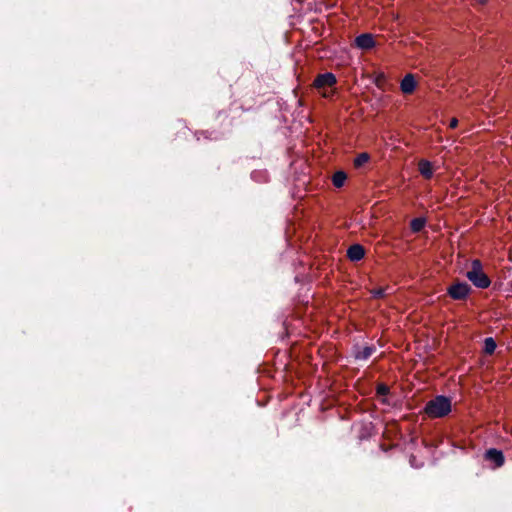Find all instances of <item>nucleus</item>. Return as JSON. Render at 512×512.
<instances>
[{
  "instance_id": "nucleus-1",
  "label": "nucleus",
  "mask_w": 512,
  "mask_h": 512,
  "mask_svg": "<svg viewBox=\"0 0 512 512\" xmlns=\"http://www.w3.org/2000/svg\"><path fill=\"white\" fill-rule=\"evenodd\" d=\"M451 400L444 395H438L429 400L424 412L429 418H443L451 412Z\"/></svg>"
},
{
  "instance_id": "nucleus-2",
  "label": "nucleus",
  "mask_w": 512,
  "mask_h": 512,
  "mask_svg": "<svg viewBox=\"0 0 512 512\" xmlns=\"http://www.w3.org/2000/svg\"><path fill=\"white\" fill-rule=\"evenodd\" d=\"M466 277L475 287L480 289H486L491 284V280L483 271V265L479 259L472 260L471 268L466 272Z\"/></svg>"
},
{
  "instance_id": "nucleus-3",
  "label": "nucleus",
  "mask_w": 512,
  "mask_h": 512,
  "mask_svg": "<svg viewBox=\"0 0 512 512\" xmlns=\"http://www.w3.org/2000/svg\"><path fill=\"white\" fill-rule=\"evenodd\" d=\"M337 83L336 76L331 72H326L323 74H318L314 81L313 87L321 92L322 97L331 98L334 91H326L325 88H332Z\"/></svg>"
},
{
  "instance_id": "nucleus-4",
  "label": "nucleus",
  "mask_w": 512,
  "mask_h": 512,
  "mask_svg": "<svg viewBox=\"0 0 512 512\" xmlns=\"http://www.w3.org/2000/svg\"><path fill=\"white\" fill-rule=\"evenodd\" d=\"M472 289L466 282L457 281L447 288V294L453 300H466L470 295Z\"/></svg>"
},
{
  "instance_id": "nucleus-5",
  "label": "nucleus",
  "mask_w": 512,
  "mask_h": 512,
  "mask_svg": "<svg viewBox=\"0 0 512 512\" xmlns=\"http://www.w3.org/2000/svg\"><path fill=\"white\" fill-rule=\"evenodd\" d=\"M484 458L494 464V468H499L504 465L505 457L501 450L490 448L485 452Z\"/></svg>"
},
{
  "instance_id": "nucleus-6",
  "label": "nucleus",
  "mask_w": 512,
  "mask_h": 512,
  "mask_svg": "<svg viewBox=\"0 0 512 512\" xmlns=\"http://www.w3.org/2000/svg\"><path fill=\"white\" fill-rule=\"evenodd\" d=\"M355 46L361 50H370L375 47L376 42L372 34L363 33L355 38Z\"/></svg>"
},
{
  "instance_id": "nucleus-7",
  "label": "nucleus",
  "mask_w": 512,
  "mask_h": 512,
  "mask_svg": "<svg viewBox=\"0 0 512 512\" xmlns=\"http://www.w3.org/2000/svg\"><path fill=\"white\" fill-rule=\"evenodd\" d=\"M376 351L373 345L361 347L360 345L353 346V356L356 360H367Z\"/></svg>"
},
{
  "instance_id": "nucleus-8",
  "label": "nucleus",
  "mask_w": 512,
  "mask_h": 512,
  "mask_svg": "<svg viewBox=\"0 0 512 512\" xmlns=\"http://www.w3.org/2000/svg\"><path fill=\"white\" fill-rule=\"evenodd\" d=\"M365 256V249L360 244H353L347 250V257L350 261L356 262L363 259Z\"/></svg>"
},
{
  "instance_id": "nucleus-9",
  "label": "nucleus",
  "mask_w": 512,
  "mask_h": 512,
  "mask_svg": "<svg viewBox=\"0 0 512 512\" xmlns=\"http://www.w3.org/2000/svg\"><path fill=\"white\" fill-rule=\"evenodd\" d=\"M400 88L404 94H411L414 92L416 88V80L413 74H407L404 76L401 81Z\"/></svg>"
},
{
  "instance_id": "nucleus-10",
  "label": "nucleus",
  "mask_w": 512,
  "mask_h": 512,
  "mask_svg": "<svg viewBox=\"0 0 512 512\" xmlns=\"http://www.w3.org/2000/svg\"><path fill=\"white\" fill-rule=\"evenodd\" d=\"M418 169L420 174L425 179H431L433 176V167L430 161L421 159L418 163Z\"/></svg>"
},
{
  "instance_id": "nucleus-11",
  "label": "nucleus",
  "mask_w": 512,
  "mask_h": 512,
  "mask_svg": "<svg viewBox=\"0 0 512 512\" xmlns=\"http://www.w3.org/2000/svg\"><path fill=\"white\" fill-rule=\"evenodd\" d=\"M347 179V174L344 171H337L333 174L332 183L335 187L341 188L345 180Z\"/></svg>"
},
{
  "instance_id": "nucleus-12",
  "label": "nucleus",
  "mask_w": 512,
  "mask_h": 512,
  "mask_svg": "<svg viewBox=\"0 0 512 512\" xmlns=\"http://www.w3.org/2000/svg\"><path fill=\"white\" fill-rule=\"evenodd\" d=\"M426 224V220L422 217H417L411 220L410 229L414 233L420 232Z\"/></svg>"
},
{
  "instance_id": "nucleus-13",
  "label": "nucleus",
  "mask_w": 512,
  "mask_h": 512,
  "mask_svg": "<svg viewBox=\"0 0 512 512\" xmlns=\"http://www.w3.org/2000/svg\"><path fill=\"white\" fill-rule=\"evenodd\" d=\"M370 160V155L367 152L360 153L356 156V158L353 161L355 168H361L366 163H368Z\"/></svg>"
},
{
  "instance_id": "nucleus-14",
  "label": "nucleus",
  "mask_w": 512,
  "mask_h": 512,
  "mask_svg": "<svg viewBox=\"0 0 512 512\" xmlns=\"http://www.w3.org/2000/svg\"><path fill=\"white\" fill-rule=\"evenodd\" d=\"M497 347L496 341L492 337H487L484 340V352L488 355H492Z\"/></svg>"
},
{
  "instance_id": "nucleus-15",
  "label": "nucleus",
  "mask_w": 512,
  "mask_h": 512,
  "mask_svg": "<svg viewBox=\"0 0 512 512\" xmlns=\"http://www.w3.org/2000/svg\"><path fill=\"white\" fill-rule=\"evenodd\" d=\"M376 393L379 396H386L390 393V388L384 383H379L376 387Z\"/></svg>"
},
{
  "instance_id": "nucleus-16",
  "label": "nucleus",
  "mask_w": 512,
  "mask_h": 512,
  "mask_svg": "<svg viewBox=\"0 0 512 512\" xmlns=\"http://www.w3.org/2000/svg\"><path fill=\"white\" fill-rule=\"evenodd\" d=\"M370 293L372 294V297L373 298H376V299H381V298H384L385 297V288H374L370 291Z\"/></svg>"
},
{
  "instance_id": "nucleus-17",
  "label": "nucleus",
  "mask_w": 512,
  "mask_h": 512,
  "mask_svg": "<svg viewBox=\"0 0 512 512\" xmlns=\"http://www.w3.org/2000/svg\"><path fill=\"white\" fill-rule=\"evenodd\" d=\"M374 83L378 88H382L386 83V76L383 73L378 74L375 77Z\"/></svg>"
},
{
  "instance_id": "nucleus-18",
  "label": "nucleus",
  "mask_w": 512,
  "mask_h": 512,
  "mask_svg": "<svg viewBox=\"0 0 512 512\" xmlns=\"http://www.w3.org/2000/svg\"><path fill=\"white\" fill-rule=\"evenodd\" d=\"M458 125V120L456 118H452L449 124L450 128H456Z\"/></svg>"
},
{
  "instance_id": "nucleus-19",
  "label": "nucleus",
  "mask_w": 512,
  "mask_h": 512,
  "mask_svg": "<svg viewBox=\"0 0 512 512\" xmlns=\"http://www.w3.org/2000/svg\"><path fill=\"white\" fill-rule=\"evenodd\" d=\"M488 2V0H478V3L480 5H485Z\"/></svg>"
}]
</instances>
